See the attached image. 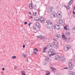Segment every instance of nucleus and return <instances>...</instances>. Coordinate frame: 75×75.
<instances>
[{
    "label": "nucleus",
    "instance_id": "1",
    "mask_svg": "<svg viewBox=\"0 0 75 75\" xmlns=\"http://www.w3.org/2000/svg\"><path fill=\"white\" fill-rule=\"evenodd\" d=\"M46 23H47V24L46 25V26L49 30L51 29H52L53 28V25H52V26H50V25H51V24H53V23H52V21L51 20H47Z\"/></svg>",
    "mask_w": 75,
    "mask_h": 75
},
{
    "label": "nucleus",
    "instance_id": "2",
    "mask_svg": "<svg viewBox=\"0 0 75 75\" xmlns=\"http://www.w3.org/2000/svg\"><path fill=\"white\" fill-rule=\"evenodd\" d=\"M69 70H71V69H73L74 67L73 63L71 61H69Z\"/></svg>",
    "mask_w": 75,
    "mask_h": 75
},
{
    "label": "nucleus",
    "instance_id": "3",
    "mask_svg": "<svg viewBox=\"0 0 75 75\" xmlns=\"http://www.w3.org/2000/svg\"><path fill=\"white\" fill-rule=\"evenodd\" d=\"M56 16L59 19H60V18H62V13L60 11L58 12V13L57 14L56 13Z\"/></svg>",
    "mask_w": 75,
    "mask_h": 75
},
{
    "label": "nucleus",
    "instance_id": "4",
    "mask_svg": "<svg viewBox=\"0 0 75 75\" xmlns=\"http://www.w3.org/2000/svg\"><path fill=\"white\" fill-rule=\"evenodd\" d=\"M53 43L54 44V47L55 48H58L59 47V45L58 44V42H55L54 41Z\"/></svg>",
    "mask_w": 75,
    "mask_h": 75
},
{
    "label": "nucleus",
    "instance_id": "5",
    "mask_svg": "<svg viewBox=\"0 0 75 75\" xmlns=\"http://www.w3.org/2000/svg\"><path fill=\"white\" fill-rule=\"evenodd\" d=\"M54 28L55 30H60V28H59V25H57L56 24H54Z\"/></svg>",
    "mask_w": 75,
    "mask_h": 75
},
{
    "label": "nucleus",
    "instance_id": "6",
    "mask_svg": "<svg viewBox=\"0 0 75 75\" xmlns=\"http://www.w3.org/2000/svg\"><path fill=\"white\" fill-rule=\"evenodd\" d=\"M71 47V45H68L66 48L64 47V49L65 51H68V50H70Z\"/></svg>",
    "mask_w": 75,
    "mask_h": 75
},
{
    "label": "nucleus",
    "instance_id": "7",
    "mask_svg": "<svg viewBox=\"0 0 75 75\" xmlns=\"http://www.w3.org/2000/svg\"><path fill=\"white\" fill-rule=\"evenodd\" d=\"M55 59L56 60H59L61 59V57L59 55H56L55 56Z\"/></svg>",
    "mask_w": 75,
    "mask_h": 75
},
{
    "label": "nucleus",
    "instance_id": "8",
    "mask_svg": "<svg viewBox=\"0 0 75 75\" xmlns=\"http://www.w3.org/2000/svg\"><path fill=\"white\" fill-rule=\"evenodd\" d=\"M53 10V7L51 6H50L49 7L48 11L51 13L52 11Z\"/></svg>",
    "mask_w": 75,
    "mask_h": 75
},
{
    "label": "nucleus",
    "instance_id": "9",
    "mask_svg": "<svg viewBox=\"0 0 75 75\" xmlns=\"http://www.w3.org/2000/svg\"><path fill=\"white\" fill-rule=\"evenodd\" d=\"M33 3H30L29 5V8L30 9H33Z\"/></svg>",
    "mask_w": 75,
    "mask_h": 75
},
{
    "label": "nucleus",
    "instance_id": "10",
    "mask_svg": "<svg viewBox=\"0 0 75 75\" xmlns=\"http://www.w3.org/2000/svg\"><path fill=\"white\" fill-rule=\"evenodd\" d=\"M37 38H39L40 39H45V37L43 36L40 35L37 36Z\"/></svg>",
    "mask_w": 75,
    "mask_h": 75
},
{
    "label": "nucleus",
    "instance_id": "11",
    "mask_svg": "<svg viewBox=\"0 0 75 75\" xmlns=\"http://www.w3.org/2000/svg\"><path fill=\"white\" fill-rule=\"evenodd\" d=\"M62 39L64 40H67V38L66 36H65V35H62Z\"/></svg>",
    "mask_w": 75,
    "mask_h": 75
},
{
    "label": "nucleus",
    "instance_id": "12",
    "mask_svg": "<svg viewBox=\"0 0 75 75\" xmlns=\"http://www.w3.org/2000/svg\"><path fill=\"white\" fill-rule=\"evenodd\" d=\"M69 75H75V72L72 71H70L69 73Z\"/></svg>",
    "mask_w": 75,
    "mask_h": 75
},
{
    "label": "nucleus",
    "instance_id": "13",
    "mask_svg": "<svg viewBox=\"0 0 75 75\" xmlns=\"http://www.w3.org/2000/svg\"><path fill=\"white\" fill-rule=\"evenodd\" d=\"M35 25L38 27V28H40L41 27V25L39 23H37L35 24Z\"/></svg>",
    "mask_w": 75,
    "mask_h": 75
},
{
    "label": "nucleus",
    "instance_id": "14",
    "mask_svg": "<svg viewBox=\"0 0 75 75\" xmlns=\"http://www.w3.org/2000/svg\"><path fill=\"white\" fill-rule=\"evenodd\" d=\"M34 20L36 21L37 22L38 21H40V18L38 17H36L34 19Z\"/></svg>",
    "mask_w": 75,
    "mask_h": 75
},
{
    "label": "nucleus",
    "instance_id": "15",
    "mask_svg": "<svg viewBox=\"0 0 75 75\" xmlns=\"http://www.w3.org/2000/svg\"><path fill=\"white\" fill-rule=\"evenodd\" d=\"M55 37L56 38V39H58V38L61 37V35L59 34H57L55 35Z\"/></svg>",
    "mask_w": 75,
    "mask_h": 75
},
{
    "label": "nucleus",
    "instance_id": "16",
    "mask_svg": "<svg viewBox=\"0 0 75 75\" xmlns=\"http://www.w3.org/2000/svg\"><path fill=\"white\" fill-rule=\"evenodd\" d=\"M64 22L62 21V20H60L59 21V22L58 23V24H61V25H63V23Z\"/></svg>",
    "mask_w": 75,
    "mask_h": 75
},
{
    "label": "nucleus",
    "instance_id": "17",
    "mask_svg": "<svg viewBox=\"0 0 75 75\" xmlns=\"http://www.w3.org/2000/svg\"><path fill=\"white\" fill-rule=\"evenodd\" d=\"M66 59L65 58H64V57H62V59L61 60V62H65V61Z\"/></svg>",
    "mask_w": 75,
    "mask_h": 75
},
{
    "label": "nucleus",
    "instance_id": "18",
    "mask_svg": "<svg viewBox=\"0 0 75 75\" xmlns=\"http://www.w3.org/2000/svg\"><path fill=\"white\" fill-rule=\"evenodd\" d=\"M64 7L66 8L67 10H69V8H70V7L68 6H64Z\"/></svg>",
    "mask_w": 75,
    "mask_h": 75
},
{
    "label": "nucleus",
    "instance_id": "19",
    "mask_svg": "<svg viewBox=\"0 0 75 75\" xmlns=\"http://www.w3.org/2000/svg\"><path fill=\"white\" fill-rule=\"evenodd\" d=\"M66 35L67 36H70V32H67L66 33Z\"/></svg>",
    "mask_w": 75,
    "mask_h": 75
},
{
    "label": "nucleus",
    "instance_id": "20",
    "mask_svg": "<svg viewBox=\"0 0 75 75\" xmlns=\"http://www.w3.org/2000/svg\"><path fill=\"white\" fill-rule=\"evenodd\" d=\"M72 31L74 33H75V27H74L72 28Z\"/></svg>",
    "mask_w": 75,
    "mask_h": 75
},
{
    "label": "nucleus",
    "instance_id": "21",
    "mask_svg": "<svg viewBox=\"0 0 75 75\" xmlns=\"http://www.w3.org/2000/svg\"><path fill=\"white\" fill-rule=\"evenodd\" d=\"M50 51V53H53L54 52V50L53 49H51L49 50Z\"/></svg>",
    "mask_w": 75,
    "mask_h": 75
},
{
    "label": "nucleus",
    "instance_id": "22",
    "mask_svg": "<svg viewBox=\"0 0 75 75\" xmlns=\"http://www.w3.org/2000/svg\"><path fill=\"white\" fill-rule=\"evenodd\" d=\"M33 28L34 30H37V27L36 26H34L33 27Z\"/></svg>",
    "mask_w": 75,
    "mask_h": 75
},
{
    "label": "nucleus",
    "instance_id": "23",
    "mask_svg": "<svg viewBox=\"0 0 75 75\" xmlns=\"http://www.w3.org/2000/svg\"><path fill=\"white\" fill-rule=\"evenodd\" d=\"M23 56L24 58H27V57H27V56L25 54H23Z\"/></svg>",
    "mask_w": 75,
    "mask_h": 75
},
{
    "label": "nucleus",
    "instance_id": "24",
    "mask_svg": "<svg viewBox=\"0 0 75 75\" xmlns=\"http://www.w3.org/2000/svg\"><path fill=\"white\" fill-rule=\"evenodd\" d=\"M22 74L23 75H26L25 73V71H23V72H22Z\"/></svg>",
    "mask_w": 75,
    "mask_h": 75
},
{
    "label": "nucleus",
    "instance_id": "25",
    "mask_svg": "<svg viewBox=\"0 0 75 75\" xmlns=\"http://www.w3.org/2000/svg\"><path fill=\"white\" fill-rule=\"evenodd\" d=\"M71 4H71V2H69L68 3V7H69V6H71Z\"/></svg>",
    "mask_w": 75,
    "mask_h": 75
},
{
    "label": "nucleus",
    "instance_id": "26",
    "mask_svg": "<svg viewBox=\"0 0 75 75\" xmlns=\"http://www.w3.org/2000/svg\"><path fill=\"white\" fill-rule=\"evenodd\" d=\"M12 59H16L17 58V57L15 56H13L12 57Z\"/></svg>",
    "mask_w": 75,
    "mask_h": 75
},
{
    "label": "nucleus",
    "instance_id": "27",
    "mask_svg": "<svg viewBox=\"0 0 75 75\" xmlns=\"http://www.w3.org/2000/svg\"><path fill=\"white\" fill-rule=\"evenodd\" d=\"M51 69H52V70L53 71H54V70H56V69L55 68L54 69V68H52V67H51Z\"/></svg>",
    "mask_w": 75,
    "mask_h": 75
},
{
    "label": "nucleus",
    "instance_id": "28",
    "mask_svg": "<svg viewBox=\"0 0 75 75\" xmlns=\"http://www.w3.org/2000/svg\"><path fill=\"white\" fill-rule=\"evenodd\" d=\"M34 51H36L37 52H38V49H37V48H35V49H34Z\"/></svg>",
    "mask_w": 75,
    "mask_h": 75
},
{
    "label": "nucleus",
    "instance_id": "29",
    "mask_svg": "<svg viewBox=\"0 0 75 75\" xmlns=\"http://www.w3.org/2000/svg\"><path fill=\"white\" fill-rule=\"evenodd\" d=\"M33 16H35L36 15H37V13L36 12H34L33 14Z\"/></svg>",
    "mask_w": 75,
    "mask_h": 75
},
{
    "label": "nucleus",
    "instance_id": "30",
    "mask_svg": "<svg viewBox=\"0 0 75 75\" xmlns=\"http://www.w3.org/2000/svg\"><path fill=\"white\" fill-rule=\"evenodd\" d=\"M64 29L65 30H67H67H68V29H67V26H65L64 27Z\"/></svg>",
    "mask_w": 75,
    "mask_h": 75
},
{
    "label": "nucleus",
    "instance_id": "31",
    "mask_svg": "<svg viewBox=\"0 0 75 75\" xmlns=\"http://www.w3.org/2000/svg\"><path fill=\"white\" fill-rule=\"evenodd\" d=\"M52 16H53V17H55V16H56V15L57 16V15H56V14L54 13V14H52Z\"/></svg>",
    "mask_w": 75,
    "mask_h": 75
},
{
    "label": "nucleus",
    "instance_id": "32",
    "mask_svg": "<svg viewBox=\"0 0 75 75\" xmlns=\"http://www.w3.org/2000/svg\"><path fill=\"white\" fill-rule=\"evenodd\" d=\"M69 2L70 3L72 4V3H73V1L72 0H71L69 1Z\"/></svg>",
    "mask_w": 75,
    "mask_h": 75
},
{
    "label": "nucleus",
    "instance_id": "33",
    "mask_svg": "<svg viewBox=\"0 0 75 75\" xmlns=\"http://www.w3.org/2000/svg\"><path fill=\"white\" fill-rule=\"evenodd\" d=\"M47 54H49V55L50 54V50L49 51H47Z\"/></svg>",
    "mask_w": 75,
    "mask_h": 75
},
{
    "label": "nucleus",
    "instance_id": "34",
    "mask_svg": "<svg viewBox=\"0 0 75 75\" xmlns=\"http://www.w3.org/2000/svg\"><path fill=\"white\" fill-rule=\"evenodd\" d=\"M24 24L25 25H26V24H27V22L26 21V22H25Z\"/></svg>",
    "mask_w": 75,
    "mask_h": 75
},
{
    "label": "nucleus",
    "instance_id": "35",
    "mask_svg": "<svg viewBox=\"0 0 75 75\" xmlns=\"http://www.w3.org/2000/svg\"><path fill=\"white\" fill-rule=\"evenodd\" d=\"M23 37H24L26 39L27 38V36H25V35H23Z\"/></svg>",
    "mask_w": 75,
    "mask_h": 75
},
{
    "label": "nucleus",
    "instance_id": "36",
    "mask_svg": "<svg viewBox=\"0 0 75 75\" xmlns=\"http://www.w3.org/2000/svg\"><path fill=\"white\" fill-rule=\"evenodd\" d=\"M55 54H55V53L52 54H51V55H52V56H53L54 55H55Z\"/></svg>",
    "mask_w": 75,
    "mask_h": 75
},
{
    "label": "nucleus",
    "instance_id": "37",
    "mask_svg": "<svg viewBox=\"0 0 75 75\" xmlns=\"http://www.w3.org/2000/svg\"><path fill=\"white\" fill-rule=\"evenodd\" d=\"M33 8H34V9H36V8H37V6H34Z\"/></svg>",
    "mask_w": 75,
    "mask_h": 75
},
{
    "label": "nucleus",
    "instance_id": "38",
    "mask_svg": "<svg viewBox=\"0 0 75 75\" xmlns=\"http://www.w3.org/2000/svg\"><path fill=\"white\" fill-rule=\"evenodd\" d=\"M34 52L35 54H37V52L35 51H34Z\"/></svg>",
    "mask_w": 75,
    "mask_h": 75
},
{
    "label": "nucleus",
    "instance_id": "39",
    "mask_svg": "<svg viewBox=\"0 0 75 75\" xmlns=\"http://www.w3.org/2000/svg\"><path fill=\"white\" fill-rule=\"evenodd\" d=\"M49 47H52V45L50 44L49 46Z\"/></svg>",
    "mask_w": 75,
    "mask_h": 75
},
{
    "label": "nucleus",
    "instance_id": "40",
    "mask_svg": "<svg viewBox=\"0 0 75 75\" xmlns=\"http://www.w3.org/2000/svg\"><path fill=\"white\" fill-rule=\"evenodd\" d=\"M25 45H23V48H25Z\"/></svg>",
    "mask_w": 75,
    "mask_h": 75
},
{
    "label": "nucleus",
    "instance_id": "41",
    "mask_svg": "<svg viewBox=\"0 0 75 75\" xmlns=\"http://www.w3.org/2000/svg\"><path fill=\"white\" fill-rule=\"evenodd\" d=\"M69 68L68 67H65L64 68V69H68Z\"/></svg>",
    "mask_w": 75,
    "mask_h": 75
},
{
    "label": "nucleus",
    "instance_id": "42",
    "mask_svg": "<svg viewBox=\"0 0 75 75\" xmlns=\"http://www.w3.org/2000/svg\"><path fill=\"white\" fill-rule=\"evenodd\" d=\"M31 24H32V23H29L28 24V25L29 27H30V25Z\"/></svg>",
    "mask_w": 75,
    "mask_h": 75
},
{
    "label": "nucleus",
    "instance_id": "43",
    "mask_svg": "<svg viewBox=\"0 0 75 75\" xmlns=\"http://www.w3.org/2000/svg\"><path fill=\"white\" fill-rule=\"evenodd\" d=\"M46 74H47V75H49L50 74V73L49 72L48 73H47Z\"/></svg>",
    "mask_w": 75,
    "mask_h": 75
},
{
    "label": "nucleus",
    "instance_id": "44",
    "mask_svg": "<svg viewBox=\"0 0 75 75\" xmlns=\"http://www.w3.org/2000/svg\"><path fill=\"white\" fill-rule=\"evenodd\" d=\"M2 69L3 71H4V70H5V69H4V68H2Z\"/></svg>",
    "mask_w": 75,
    "mask_h": 75
},
{
    "label": "nucleus",
    "instance_id": "45",
    "mask_svg": "<svg viewBox=\"0 0 75 75\" xmlns=\"http://www.w3.org/2000/svg\"><path fill=\"white\" fill-rule=\"evenodd\" d=\"M46 49H47V47H45L44 48V50H46Z\"/></svg>",
    "mask_w": 75,
    "mask_h": 75
},
{
    "label": "nucleus",
    "instance_id": "46",
    "mask_svg": "<svg viewBox=\"0 0 75 75\" xmlns=\"http://www.w3.org/2000/svg\"><path fill=\"white\" fill-rule=\"evenodd\" d=\"M29 14H31V12H29Z\"/></svg>",
    "mask_w": 75,
    "mask_h": 75
},
{
    "label": "nucleus",
    "instance_id": "47",
    "mask_svg": "<svg viewBox=\"0 0 75 75\" xmlns=\"http://www.w3.org/2000/svg\"><path fill=\"white\" fill-rule=\"evenodd\" d=\"M33 18V16H30V18Z\"/></svg>",
    "mask_w": 75,
    "mask_h": 75
},
{
    "label": "nucleus",
    "instance_id": "48",
    "mask_svg": "<svg viewBox=\"0 0 75 75\" xmlns=\"http://www.w3.org/2000/svg\"><path fill=\"white\" fill-rule=\"evenodd\" d=\"M73 13L74 14H75V11H73Z\"/></svg>",
    "mask_w": 75,
    "mask_h": 75
},
{
    "label": "nucleus",
    "instance_id": "49",
    "mask_svg": "<svg viewBox=\"0 0 75 75\" xmlns=\"http://www.w3.org/2000/svg\"><path fill=\"white\" fill-rule=\"evenodd\" d=\"M41 23H44V22H42V21H41Z\"/></svg>",
    "mask_w": 75,
    "mask_h": 75
},
{
    "label": "nucleus",
    "instance_id": "50",
    "mask_svg": "<svg viewBox=\"0 0 75 75\" xmlns=\"http://www.w3.org/2000/svg\"><path fill=\"white\" fill-rule=\"evenodd\" d=\"M43 52H45V50H43Z\"/></svg>",
    "mask_w": 75,
    "mask_h": 75
},
{
    "label": "nucleus",
    "instance_id": "51",
    "mask_svg": "<svg viewBox=\"0 0 75 75\" xmlns=\"http://www.w3.org/2000/svg\"><path fill=\"white\" fill-rule=\"evenodd\" d=\"M17 68V67H15V69L16 70V69Z\"/></svg>",
    "mask_w": 75,
    "mask_h": 75
},
{
    "label": "nucleus",
    "instance_id": "52",
    "mask_svg": "<svg viewBox=\"0 0 75 75\" xmlns=\"http://www.w3.org/2000/svg\"><path fill=\"white\" fill-rule=\"evenodd\" d=\"M74 10H75V6L74 7Z\"/></svg>",
    "mask_w": 75,
    "mask_h": 75
},
{
    "label": "nucleus",
    "instance_id": "53",
    "mask_svg": "<svg viewBox=\"0 0 75 75\" xmlns=\"http://www.w3.org/2000/svg\"><path fill=\"white\" fill-rule=\"evenodd\" d=\"M41 21V19H40V21Z\"/></svg>",
    "mask_w": 75,
    "mask_h": 75
},
{
    "label": "nucleus",
    "instance_id": "54",
    "mask_svg": "<svg viewBox=\"0 0 75 75\" xmlns=\"http://www.w3.org/2000/svg\"><path fill=\"white\" fill-rule=\"evenodd\" d=\"M40 18V19H42V17H41Z\"/></svg>",
    "mask_w": 75,
    "mask_h": 75
},
{
    "label": "nucleus",
    "instance_id": "55",
    "mask_svg": "<svg viewBox=\"0 0 75 75\" xmlns=\"http://www.w3.org/2000/svg\"><path fill=\"white\" fill-rule=\"evenodd\" d=\"M26 59H27V61H28V59L27 58Z\"/></svg>",
    "mask_w": 75,
    "mask_h": 75
},
{
    "label": "nucleus",
    "instance_id": "56",
    "mask_svg": "<svg viewBox=\"0 0 75 75\" xmlns=\"http://www.w3.org/2000/svg\"><path fill=\"white\" fill-rule=\"evenodd\" d=\"M51 55H49V57H51Z\"/></svg>",
    "mask_w": 75,
    "mask_h": 75
},
{
    "label": "nucleus",
    "instance_id": "57",
    "mask_svg": "<svg viewBox=\"0 0 75 75\" xmlns=\"http://www.w3.org/2000/svg\"><path fill=\"white\" fill-rule=\"evenodd\" d=\"M42 21H44V20H42Z\"/></svg>",
    "mask_w": 75,
    "mask_h": 75
},
{
    "label": "nucleus",
    "instance_id": "58",
    "mask_svg": "<svg viewBox=\"0 0 75 75\" xmlns=\"http://www.w3.org/2000/svg\"><path fill=\"white\" fill-rule=\"evenodd\" d=\"M47 59H48V60H49V58L48 57L47 58Z\"/></svg>",
    "mask_w": 75,
    "mask_h": 75
},
{
    "label": "nucleus",
    "instance_id": "59",
    "mask_svg": "<svg viewBox=\"0 0 75 75\" xmlns=\"http://www.w3.org/2000/svg\"><path fill=\"white\" fill-rule=\"evenodd\" d=\"M47 72H50L49 71H47Z\"/></svg>",
    "mask_w": 75,
    "mask_h": 75
},
{
    "label": "nucleus",
    "instance_id": "60",
    "mask_svg": "<svg viewBox=\"0 0 75 75\" xmlns=\"http://www.w3.org/2000/svg\"><path fill=\"white\" fill-rule=\"evenodd\" d=\"M4 52H6V51H5V50H4Z\"/></svg>",
    "mask_w": 75,
    "mask_h": 75
},
{
    "label": "nucleus",
    "instance_id": "61",
    "mask_svg": "<svg viewBox=\"0 0 75 75\" xmlns=\"http://www.w3.org/2000/svg\"><path fill=\"white\" fill-rule=\"evenodd\" d=\"M2 74H3V72H2Z\"/></svg>",
    "mask_w": 75,
    "mask_h": 75
},
{
    "label": "nucleus",
    "instance_id": "62",
    "mask_svg": "<svg viewBox=\"0 0 75 75\" xmlns=\"http://www.w3.org/2000/svg\"><path fill=\"white\" fill-rule=\"evenodd\" d=\"M74 16L75 17V15H74Z\"/></svg>",
    "mask_w": 75,
    "mask_h": 75
},
{
    "label": "nucleus",
    "instance_id": "63",
    "mask_svg": "<svg viewBox=\"0 0 75 75\" xmlns=\"http://www.w3.org/2000/svg\"><path fill=\"white\" fill-rule=\"evenodd\" d=\"M69 30L68 29H67V30Z\"/></svg>",
    "mask_w": 75,
    "mask_h": 75
},
{
    "label": "nucleus",
    "instance_id": "64",
    "mask_svg": "<svg viewBox=\"0 0 75 75\" xmlns=\"http://www.w3.org/2000/svg\"><path fill=\"white\" fill-rule=\"evenodd\" d=\"M69 40H70V39L69 38Z\"/></svg>",
    "mask_w": 75,
    "mask_h": 75
}]
</instances>
